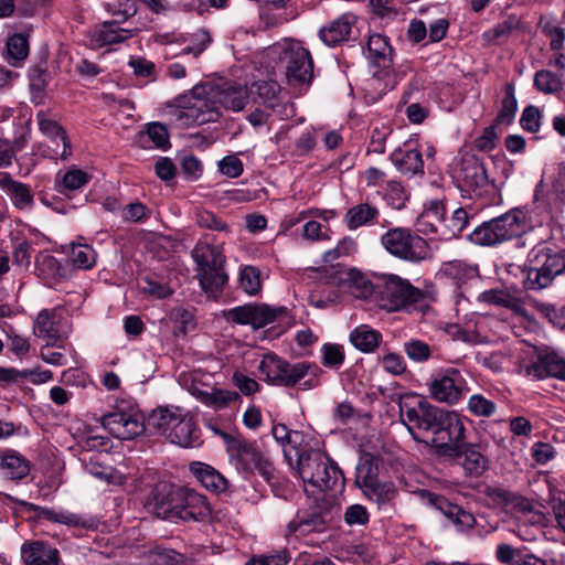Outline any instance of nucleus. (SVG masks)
<instances>
[{"mask_svg":"<svg viewBox=\"0 0 565 565\" xmlns=\"http://www.w3.org/2000/svg\"><path fill=\"white\" fill-rule=\"evenodd\" d=\"M239 288L249 296L262 290L260 271L254 266H245L239 273Z\"/></svg>","mask_w":565,"mask_h":565,"instance_id":"nucleus-50","label":"nucleus"},{"mask_svg":"<svg viewBox=\"0 0 565 565\" xmlns=\"http://www.w3.org/2000/svg\"><path fill=\"white\" fill-rule=\"evenodd\" d=\"M167 439L180 447H193L199 444L200 430L193 418L189 414L182 413L180 419L174 423L171 431L168 433Z\"/></svg>","mask_w":565,"mask_h":565,"instance_id":"nucleus-31","label":"nucleus"},{"mask_svg":"<svg viewBox=\"0 0 565 565\" xmlns=\"http://www.w3.org/2000/svg\"><path fill=\"white\" fill-rule=\"evenodd\" d=\"M445 206L438 200L430 201L418 217V230L424 234H438L441 237L444 227Z\"/></svg>","mask_w":565,"mask_h":565,"instance_id":"nucleus-35","label":"nucleus"},{"mask_svg":"<svg viewBox=\"0 0 565 565\" xmlns=\"http://www.w3.org/2000/svg\"><path fill=\"white\" fill-rule=\"evenodd\" d=\"M218 170L222 174L226 175L227 178L234 179L243 173L244 166L239 158H237L234 154H231L224 157L218 162Z\"/></svg>","mask_w":565,"mask_h":565,"instance_id":"nucleus-62","label":"nucleus"},{"mask_svg":"<svg viewBox=\"0 0 565 565\" xmlns=\"http://www.w3.org/2000/svg\"><path fill=\"white\" fill-rule=\"evenodd\" d=\"M43 515L46 520L65 524L74 527L82 529H95L97 526V521L94 518H85L81 514L73 513L70 511H55L46 509L43 512Z\"/></svg>","mask_w":565,"mask_h":565,"instance_id":"nucleus-41","label":"nucleus"},{"mask_svg":"<svg viewBox=\"0 0 565 565\" xmlns=\"http://www.w3.org/2000/svg\"><path fill=\"white\" fill-rule=\"evenodd\" d=\"M518 109V102L514 94V86L510 83L505 84L504 97L501 102V108L497 115L495 122L498 125H509L513 121Z\"/></svg>","mask_w":565,"mask_h":565,"instance_id":"nucleus-45","label":"nucleus"},{"mask_svg":"<svg viewBox=\"0 0 565 565\" xmlns=\"http://www.w3.org/2000/svg\"><path fill=\"white\" fill-rule=\"evenodd\" d=\"M390 160L403 175L412 178L424 174L423 156L413 140H407L397 147L390 154Z\"/></svg>","mask_w":565,"mask_h":565,"instance_id":"nucleus-22","label":"nucleus"},{"mask_svg":"<svg viewBox=\"0 0 565 565\" xmlns=\"http://www.w3.org/2000/svg\"><path fill=\"white\" fill-rule=\"evenodd\" d=\"M286 78L290 85L302 86L311 83L313 62L307 49L300 42H291L282 53Z\"/></svg>","mask_w":565,"mask_h":565,"instance_id":"nucleus-16","label":"nucleus"},{"mask_svg":"<svg viewBox=\"0 0 565 565\" xmlns=\"http://www.w3.org/2000/svg\"><path fill=\"white\" fill-rule=\"evenodd\" d=\"M381 245L392 256L418 264L430 256L427 242L406 227L390 228L381 236Z\"/></svg>","mask_w":565,"mask_h":565,"instance_id":"nucleus-7","label":"nucleus"},{"mask_svg":"<svg viewBox=\"0 0 565 565\" xmlns=\"http://www.w3.org/2000/svg\"><path fill=\"white\" fill-rule=\"evenodd\" d=\"M30 461L14 449L0 450V476L8 480H22L30 473Z\"/></svg>","mask_w":565,"mask_h":565,"instance_id":"nucleus-28","label":"nucleus"},{"mask_svg":"<svg viewBox=\"0 0 565 565\" xmlns=\"http://www.w3.org/2000/svg\"><path fill=\"white\" fill-rule=\"evenodd\" d=\"M440 274L459 289L479 282L478 267L462 260H451L443 264Z\"/></svg>","mask_w":565,"mask_h":565,"instance_id":"nucleus-30","label":"nucleus"},{"mask_svg":"<svg viewBox=\"0 0 565 565\" xmlns=\"http://www.w3.org/2000/svg\"><path fill=\"white\" fill-rule=\"evenodd\" d=\"M539 26L543 34L550 38L551 50L558 52L564 47L565 31L555 19L541 18Z\"/></svg>","mask_w":565,"mask_h":565,"instance_id":"nucleus-47","label":"nucleus"},{"mask_svg":"<svg viewBox=\"0 0 565 565\" xmlns=\"http://www.w3.org/2000/svg\"><path fill=\"white\" fill-rule=\"evenodd\" d=\"M380 480L379 458L371 454H363L355 469V483L360 489Z\"/></svg>","mask_w":565,"mask_h":565,"instance_id":"nucleus-39","label":"nucleus"},{"mask_svg":"<svg viewBox=\"0 0 565 565\" xmlns=\"http://www.w3.org/2000/svg\"><path fill=\"white\" fill-rule=\"evenodd\" d=\"M71 258L75 267L89 269L96 263V253L88 245H73Z\"/></svg>","mask_w":565,"mask_h":565,"instance_id":"nucleus-54","label":"nucleus"},{"mask_svg":"<svg viewBox=\"0 0 565 565\" xmlns=\"http://www.w3.org/2000/svg\"><path fill=\"white\" fill-rule=\"evenodd\" d=\"M467 409L476 417H491L497 412V404L482 394H472L468 398Z\"/></svg>","mask_w":565,"mask_h":565,"instance_id":"nucleus-49","label":"nucleus"},{"mask_svg":"<svg viewBox=\"0 0 565 565\" xmlns=\"http://www.w3.org/2000/svg\"><path fill=\"white\" fill-rule=\"evenodd\" d=\"M258 370L266 376L268 383L287 387L295 386L307 375L317 377L320 372L313 363L305 361L290 363L274 353L263 356Z\"/></svg>","mask_w":565,"mask_h":565,"instance_id":"nucleus-8","label":"nucleus"},{"mask_svg":"<svg viewBox=\"0 0 565 565\" xmlns=\"http://www.w3.org/2000/svg\"><path fill=\"white\" fill-rule=\"evenodd\" d=\"M452 177L462 190L479 196L493 188L483 161L475 154L462 156L454 167Z\"/></svg>","mask_w":565,"mask_h":565,"instance_id":"nucleus-12","label":"nucleus"},{"mask_svg":"<svg viewBox=\"0 0 565 565\" xmlns=\"http://www.w3.org/2000/svg\"><path fill=\"white\" fill-rule=\"evenodd\" d=\"M349 339L359 351L372 353L379 348L383 337L380 331L372 329L370 326L361 324L351 331Z\"/></svg>","mask_w":565,"mask_h":565,"instance_id":"nucleus-37","label":"nucleus"},{"mask_svg":"<svg viewBox=\"0 0 565 565\" xmlns=\"http://www.w3.org/2000/svg\"><path fill=\"white\" fill-rule=\"evenodd\" d=\"M196 224L205 230L228 234L231 232L227 223L215 213L207 210H198L195 213Z\"/></svg>","mask_w":565,"mask_h":565,"instance_id":"nucleus-52","label":"nucleus"},{"mask_svg":"<svg viewBox=\"0 0 565 565\" xmlns=\"http://www.w3.org/2000/svg\"><path fill=\"white\" fill-rule=\"evenodd\" d=\"M0 188L18 210L31 211L33 209V193L28 184L13 180L7 172H0Z\"/></svg>","mask_w":565,"mask_h":565,"instance_id":"nucleus-27","label":"nucleus"},{"mask_svg":"<svg viewBox=\"0 0 565 565\" xmlns=\"http://www.w3.org/2000/svg\"><path fill=\"white\" fill-rule=\"evenodd\" d=\"M7 51L10 58L15 62L24 61L29 55V43L23 34H13L7 41Z\"/></svg>","mask_w":565,"mask_h":565,"instance_id":"nucleus-55","label":"nucleus"},{"mask_svg":"<svg viewBox=\"0 0 565 565\" xmlns=\"http://www.w3.org/2000/svg\"><path fill=\"white\" fill-rule=\"evenodd\" d=\"M66 333L63 310L60 308L42 309L34 319L33 334L46 341L47 344H54Z\"/></svg>","mask_w":565,"mask_h":565,"instance_id":"nucleus-19","label":"nucleus"},{"mask_svg":"<svg viewBox=\"0 0 565 565\" xmlns=\"http://www.w3.org/2000/svg\"><path fill=\"white\" fill-rule=\"evenodd\" d=\"M102 425L113 436L122 440L132 439L146 429L143 416L134 407L125 409L117 406L115 411L102 417Z\"/></svg>","mask_w":565,"mask_h":565,"instance_id":"nucleus-15","label":"nucleus"},{"mask_svg":"<svg viewBox=\"0 0 565 565\" xmlns=\"http://www.w3.org/2000/svg\"><path fill=\"white\" fill-rule=\"evenodd\" d=\"M363 494L379 507L390 503L395 498L397 490L393 482L377 480L363 489Z\"/></svg>","mask_w":565,"mask_h":565,"instance_id":"nucleus-42","label":"nucleus"},{"mask_svg":"<svg viewBox=\"0 0 565 565\" xmlns=\"http://www.w3.org/2000/svg\"><path fill=\"white\" fill-rule=\"evenodd\" d=\"M529 372L537 379L554 377L565 381V358L556 352L541 353Z\"/></svg>","mask_w":565,"mask_h":565,"instance_id":"nucleus-29","label":"nucleus"},{"mask_svg":"<svg viewBox=\"0 0 565 565\" xmlns=\"http://www.w3.org/2000/svg\"><path fill=\"white\" fill-rule=\"evenodd\" d=\"M182 413V409L175 406L158 407L149 414L147 423H145L146 428L167 437L174 423L180 419Z\"/></svg>","mask_w":565,"mask_h":565,"instance_id":"nucleus-34","label":"nucleus"},{"mask_svg":"<svg viewBox=\"0 0 565 565\" xmlns=\"http://www.w3.org/2000/svg\"><path fill=\"white\" fill-rule=\"evenodd\" d=\"M227 452L232 461H234L237 470L243 472H257L267 482L274 477V467L266 459L255 444L248 443L242 438L230 437L223 434Z\"/></svg>","mask_w":565,"mask_h":565,"instance_id":"nucleus-11","label":"nucleus"},{"mask_svg":"<svg viewBox=\"0 0 565 565\" xmlns=\"http://www.w3.org/2000/svg\"><path fill=\"white\" fill-rule=\"evenodd\" d=\"M211 97L220 108L231 111H242L249 102V89L246 85L235 83H223L221 85H210Z\"/></svg>","mask_w":565,"mask_h":565,"instance_id":"nucleus-21","label":"nucleus"},{"mask_svg":"<svg viewBox=\"0 0 565 565\" xmlns=\"http://www.w3.org/2000/svg\"><path fill=\"white\" fill-rule=\"evenodd\" d=\"M468 224V214L463 209H457L450 218L444 217V227L441 230V238L449 239L458 236Z\"/></svg>","mask_w":565,"mask_h":565,"instance_id":"nucleus-48","label":"nucleus"},{"mask_svg":"<svg viewBox=\"0 0 565 565\" xmlns=\"http://www.w3.org/2000/svg\"><path fill=\"white\" fill-rule=\"evenodd\" d=\"M282 313L284 308H274L266 303H246L224 311V317L227 321L260 329L276 321Z\"/></svg>","mask_w":565,"mask_h":565,"instance_id":"nucleus-17","label":"nucleus"},{"mask_svg":"<svg viewBox=\"0 0 565 565\" xmlns=\"http://www.w3.org/2000/svg\"><path fill=\"white\" fill-rule=\"evenodd\" d=\"M435 499L441 500L443 503L447 504L448 510L445 513L449 519L452 520V522L455 524L461 526L462 529H470L476 523V519H475L473 514H471L470 512L462 510L458 505L449 504L441 498L436 497Z\"/></svg>","mask_w":565,"mask_h":565,"instance_id":"nucleus-56","label":"nucleus"},{"mask_svg":"<svg viewBox=\"0 0 565 565\" xmlns=\"http://www.w3.org/2000/svg\"><path fill=\"white\" fill-rule=\"evenodd\" d=\"M403 350L407 358L415 363H425L433 354L430 345L419 339H409L404 342Z\"/></svg>","mask_w":565,"mask_h":565,"instance_id":"nucleus-51","label":"nucleus"},{"mask_svg":"<svg viewBox=\"0 0 565 565\" xmlns=\"http://www.w3.org/2000/svg\"><path fill=\"white\" fill-rule=\"evenodd\" d=\"M88 175L79 169H71L64 173L58 172L55 177V188L60 193L74 191L88 182Z\"/></svg>","mask_w":565,"mask_h":565,"instance_id":"nucleus-44","label":"nucleus"},{"mask_svg":"<svg viewBox=\"0 0 565 565\" xmlns=\"http://www.w3.org/2000/svg\"><path fill=\"white\" fill-rule=\"evenodd\" d=\"M312 499L309 508L297 511L295 518L287 524V535L306 536L313 532H323L330 520V501Z\"/></svg>","mask_w":565,"mask_h":565,"instance_id":"nucleus-13","label":"nucleus"},{"mask_svg":"<svg viewBox=\"0 0 565 565\" xmlns=\"http://www.w3.org/2000/svg\"><path fill=\"white\" fill-rule=\"evenodd\" d=\"M232 382L242 394L249 396L259 391V384L256 380L243 374L239 371H235L232 376Z\"/></svg>","mask_w":565,"mask_h":565,"instance_id":"nucleus-63","label":"nucleus"},{"mask_svg":"<svg viewBox=\"0 0 565 565\" xmlns=\"http://www.w3.org/2000/svg\"><path fill=\"white\" fill-rule=\"evenodd\" d=\"M354 23L355 17L344 13L331 21L327 26H323L319 32V36L327 45L334 46L349 40Z\"/></svg>","mask_w":565,"mask_h":565,"instance_id":"nucleus-33","label":"nucleus"},{"mask_svg":"<svg viewBox=\"0 0 565 565\" xmlns=\"http://www.w3.org/2000/svg\"><path fill=\"white\" fill-rule=\"evenodd\" d=\"M296 454L297 471L308 499L323 501L327 491L343 486L341 470L326 454L316 449H297Z\"/></svg>","mask_w":565,"mask_h":565,"instance_id":"nucleus-1","label":"nucleus"},{"mask_svg":"<svg viewBox=\"0 0 565 565\" xmlns=\"http://www.w3.org/2000/svg\"><path fill=\"white\" fill-rule=\"evenodd\" d=\"M552 194L563 206H565V162L558 166L557 174L552 184Z\"/></svg>","mask_w":565,"mask_h":565,"instance_id":"nucleus-64","label":"nucleus"},{"mask_svg":"<svg viewBox=\"0 0 565 565\" xmlns=\"http://www.w3.org/2000/svg\"><path fill=\"white\" fill-rule=\"evenodd\" d=\"M380 215V210L375 204L360 202L345 212L343 222L350 231H355L362 226L375 225Z\"/></svg>","mask_w":565,"mask_h":565,"instance_id":"nucleus-32","label":"nucleus"},{"mask_svg":"<svg viewBox=\"0 0 565 565\" xmlns=\"http://www.w3.org/2000/svg\"><path fill=\"white\" fill-rule=\"evenodd\" d=\"M565 274V250L547 243L535 245L527 254L524 286L542 290Z\"/></svg>","mask_w":565,"mask_h":565,"instance_id":"nucleus-3","label":"nucleus"},{"mask_svg":"<svg viewBox=\"0 0 565 565\" xmlns=\"http://www.w3.org/2000/svg\"><path fill=\"white\" fill-rule=\"evenodd\" d=\"M428 388L435 401L448 405L459 403L469 391L467 381L460 371L454 367L434 374L429 380Z\"/></svg>","mask_w":565,"mask_h":565,"instance_id":"nucleus-14","label":"nucleus"},{"mask_svg":"<svg viewBox=\"0 0 565 565\" xmlns=\"http://www.w3.org/2000/svg\"><path fill=\"white\" fill-rule=\"evenodd\" d=\"M367 57L371 63L385 71L392 65V47L385 36L372 34L367 41Z\"/></svg>","mask_w":565,"mask_h":565,"instance_id":"nucleus-36","label":"nucleus"},{"mask_svg":"<svg viewBox=\"0 0 565 565\" xmlns=\"http://www.w3.org/2000/svg\"><path fill=\"white\" fill-rule=\"evenodd\" d=\"M35 263L39 275L44 278H55L61 275L58 260L52 255H41L36 258Z\"/></svg>","mask_w":565,"mask_h":565,"instance_id":"nucleus-58","label":"nucleus"},{"mask_svg":"<svg viewBox=\"0 0 565 565\" xmlns=\"http://www.w3.org/2000/svg\"><path fill=\"white\" fill-rule=\"evenodd\" d=\"M290 557L286 551H277L250 558L246 565H287Z\"/></svg>","mask_w":565,"mask_h":565,"instance_id":"nucleus-61","label":"nucleus"},{"mask_svg":"<svg viewBox=\"0 0 565 565\" xmlns=\"http://www.w3.org/2000/svg\"><path fill=\"white\" fill-rule=\"evenodd\" d=\"M443 411L424 398H415L399 404L401 419L417 441H426L425 436L433 434Z\"/></svg>","mask_w":565,"mask_h":565,"instance_id":"nucleus-9","label":"nucleus"},{"mask_svg":"<svg viewBox=\"0 0 565 565\" xmlns=\"http://www.w3.org/2000/svg\"><path fill=\"white\" fill-rule=\"evenodd\" d=\"M373 295L379 307L387 312H395L420 307L426 294L414 287L407 279L397 275L383 274L374 282L364 284L363 297Z\"/></svg>","mask_w":565,"mask_h":565,"instance_id":"nucleus-2","label":"nucleus"},{"mask_svg":"<svg viewBox=\"0 0 565 565\" xmlns=\"http://www.w3.org/2000/svg\"><path fill=\"white\" fill-rule=\"evenodd\" d=\"M177 520L206 521L212 518V509L206 498L189 488H180Z\"/></svg>","mask_w":565,"mask_h":565,"instance_id":"nucleus-20","label":"nucleus"},{"mask_svg":"<svg viewBox=\"0 0 565 565\" xmlns=\"http://www.w3.org/2000/svg\"><path fill=\"white\" fill-rule=\"evenodd\" d=\"M122 8L113 11V15L116 17L115 21L104 22L103 24L95 28L93 33V40L98 46L111 45L121 43L132 36V31L119 26L122 22V18L119 12Z\"/></svg>","mask_w":565,"mask_h":565,"instance_id":"nucleus-26","label":"nucleus"},{"mask_svg":"<svg viewBox=\"0 0 565 565\" xmlns=\"http://www.w3.org/2000/svg\"><path fill=\"white\" fill-rule=\"evenodd\" d=\"M465 425L461 417L444 409L431 434L430 443L438 454L450 458L460 457L465 443Z\"/></svg>","mask_w":565,"mask_h":565,"instance_id":"nucleus-10","label":"nucleus"},{"mask_svg":"<svg viewBox=\"0 0 565 565\" xmlns=\"http://www.w3.org/2000/svg\"><path fill=\"white\" fill-rule=\"evenodd\" d=\"M180 486L158 483L148 499L147 507L158 518L175 521L180 501Z\"/></svg>","mask_w":565,"mask_h":565,"instance_id":"nucleus-18","label":"nucleus"},{"mask_svg":"<svg viewBox=\"0 0 565 565\" xmlns=\"http://www.w3.org/2000/svg\"><path fill=\"white\" fill-rule=\"evenodd\" d=\"M534 86L544 94H555L562 89L563 83L553 72L541 70L535 73Z\"/></svg>","mask_w":565,"mask_h":565,"instance_id":"nucleus-53","label":"nucleus"},{"mask_svg":"<svg viewBox=\"0 0 565 565\" xmlns=\"http://www.w3.org/2000/svg\"><path fill=\"white\" fill-rule=\"evenodd\" d=\"M188 391L203 405L215 411L223 409L239 398L238 393L234 391L217 388L196 381H192Z\"/></svg>","mask_w":565,"mask_h":565,"instance_id":"nucleus-23","label":"nucleus"},{"mask_svg":"<svg viewBox=\"0 0 565 565\" xmlns=\"http://www.w3.org/2000/svg\"><path fill=\"white\" fill-rule=\"evenodd\" d=\"M539 311L555 327L565 330V307L557 308L550 303L536 302Z\"/></svg>","mask_w":565,"mask_h":565,"instance_id":"nucleus-59","label":"nucleus"},{"mask_svg":"<svg viewBox=\"0 0 565 565\" xmlns=\"http://www.w3.org/2000/svg\"><path fill=\"white\" fill-rule=\"evenodd\" d=\"M207 235L199 239L192 249V258L196 265V278L201 288L212 296L220 294L228 280L224 270L225 256L221 245H213Z\"/></svg>","mask_w":565,"mask_h":565,"instance_id":"nucleus-4","label":"nucleus"},{"mask_svg":"<svg viewBox=\"0 0 565 565\" xmlns=\"http://www.w3.org/2000/svg\"><path fill=\"white\" fill-rule=\"evenodd\" d=\"M191 470L201 484L212 492H223L227 489V480L213 467L196 462Z\"/></svg>","mask_w":565,"mask_h":565,"instance_id":"nucleus-38","label":"nucleus"},{"mask_svg":"<svg viewBox=\"0 0 565 565\" xmlns=\"http://www.w3.org/2000/svg\"><path fill=\"white\" fill-rule=\"evenodd\" d=\"M520 25V18L514 14H511L507 17L502 22L484 31L482 34V39L488 44H497L500 41L505 40L513 31L518 30Z\"/></svg>","mask_w":565,"mask_h":565,"instance_id":"nucleus-43","label":"nucleus"},{"mask_svg":"<svg viewBox=\"0 0 565 565\" xmlns=\"http://www.w3.org/2000/svg\"><path fill=\"white\" fill-rule=\"evenodd\" d=\"M524 230V213L520 209L483 222L469 235L472 243L481 246H493L510 241Z\"/></svg>","mask_w":565,"mask_h":565,"instance_id":"nucleus-6","label":"nucleus"},{"mask_svg":"<svg viewBox=\"0 0 565 565\" xmlns=\"http://www.w3.org/2000/svg\"><path fill=\"white\" fill-rule=\"evenodd\" d=\"M461 455L463 456L462 467L468 475L478 477L486 470L487 459L475 447L463 446L460 456Z\"/></svg>","mask_w":565,"mask_h":565,"instance_id":"nucleus-46","label":"nucleus"},{"mask_svg":"<svg viewBox=\"0 0 565 565\" xmlns=\"http://www.w3.org/2000/svg\"><path fill=\"white\" fill-rule=\"evenodd\" d=\"M250 93L255 95L254 100L256 103H259L267 108L275 109L278 104L280 86L273 79L258 81L253 83L249 94Z\"/></svg>","mask_w":565,"mask_h":565,"instance_id":"nucleus-40","label":"nucleus"},{"mask_svg":"<svg viewBox=\"0 0 565 565\" xmlns=\"http://www.w3.org/2000/svg\"><path fill=\"white\" fill-rule=\"evenodd\" d=\"M36 121L40 131L55 143L53 148L54 156L65 160L71 154V142L66 131L57 121L49 118L43 110L36 114Z\"/></svg>","mask_w":565,"mask_h":565,"instance_id":"nucleus-24","label":"nucleus"},{"mask_svg":"<svg viewBox=\"0 0 565 565\" xmlns=\"http://www.w3.org/2000/svg\"><path fill=\"white\" fill-rule=\"evenodd\" d=\"M541 113L535 106H527L524 108L521 118V127L529 132H536L541 127Z\"/></svg>","mask_w":565,"mask_h":565,"instance_id":"nucleus-60","label":"nucleus"},{"mask_svg":"<svg viewBox=\"0 0 565 565\" xmlns=\"http://www.w3.org/2000/svg\"><path fill=\"white\" fill-rule=\"evenodd\" d=\"M21 557L25 565H58L60 563L57 548L42 541L23 543Z\"/></svg>","mask_w":565,"mask_h":565,"instance_id":"nucleus-25","label":"nucleus"},{"mask_svg":"<svg viewBox=\"0 0 565 565\" xmlns=\"http://www.w3.org/2000/svg\"><path fill=\"white\" fill-rule=\"evenodd\" d=\"M179 109L175 120L183 126L214 122L220 117L218 107L210 94V85H196L177 98Z\"/></svg>","mask_w":565,"mask_h":565,"instance_id":"nucleus-5","label":"nucleus"},{"mask_svg":"<svg viewBox=\"0 0 565 565\" xmlns=\"http://www.w3.org/2000/svg\"><path fill=\"white\" fill-rule=\"evenodd\" d=\"M344 362V352L341 345L326 343L322 347V363L324 366L339 369Z\"/></svg>","mask_w":565,"mask_h":565,"instance_id":"nucleus-57","label":"nucleus"}]
</instances>
